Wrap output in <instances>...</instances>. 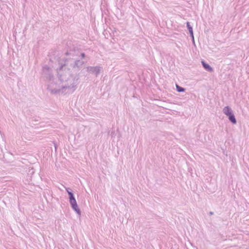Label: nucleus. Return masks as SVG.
<instances>
[{
  "label": "nucleus",
  "instance_id": "f257e3e1",
  "mask_svg": "<svg viewBox=\"0 0 249 249\" xmlns=\"http://www.w3.org/2000/svg\"><path fill=\"white\" fill-rule=\"evenodd\" d=\"M64 61L65 63H61L59 68L57 69L58 78L61 82L65 83L62 86V89H68L73 92L77 89L79 83V73L74 75L71 73L69 69L64 70V68L67 65L68 60L65 59Z\"/></svg>",
  "mask_w": 249,
  "mask_h": 249
},
{
  "label": "nucleus",
  "instance_id": "6ab92c4d",
  "mask_svg": "<svg viewBox=\"0 0 249 249\" xmlns=\"http://www.w3.org/2000/svg\"><path fill=\"white\" fill-rule=\"evenodd\" d=\"M209 214H210V215H213V212H210L209 213Z\"/></svg>",
  "mask_w": 249,
  "mask_h": 249
},
{
  "label": "nucleus",
  "instance_id": "9d476101",
  "mask_svg": "<svg viewBox=\"0 0 249 249\" xmlns=\"http://www.w3.org/2000/svg\"><path fill=\"white\" fill-rule=\"evenodd\" d=\"M68 196L70 204L76 201L73 192H68Z\"/></svg>",
  "mask_w": 249,
  "mask_h": 249
},
{
  "label": "nucleus",
  "instance_id": "7ed1b4c3",
  "mask_svg": "<svg viewBox=\"0 0 249 249\" xmlns=\"http://www.w3.org/2000/svg\"><path fill=\"white\" fill-rule=\"evenodd\" d=\"M85 61L82 60L76 59L74 61L73 63L70 64V66L74 71H78L85 65Z\"/></svg>",
  "mask_w": 249,
  "mask_h": 249
},
{
  "label": "nucleus",
  "instance_id": "4468645a",
  "mask_svg": "<svg viewBox=\"0 0 249 249\" xmlns=\"http://www.w3.org/2000/svg\"><path fill=\"white\" fill-rule=\"evenodd\" d=\"M81 59H83L86 57V54L84 53H81L79 55Z\"/></svg>",
  "mask_w": 249,
  "mask_h": 249
},
{
  "label": "nucleus",
  "instance_id": "f3484780",
  "mask_svg": "<svg viewBox=\"0 0 249 249\" xmlns=\"http://www.w3.org/2000/svg\"><path fill=\"white\" fill-rule=\"evenodd\" d=\"M40 119V118L39 117H36L35 118V120H34V121H38Z\"/></svg>",
  "mask_w": 249,
  "mask_h": 249
},
{
  "label": "nucleus",
  "instance_id": "2eb2a0df",
  "mask_svg": "<svg viewBox=\"0 0 249 249\" xmlns=\"http://www.w3.org/2000/svg\"><path fill=\"white\" fill-rule=\"evenodd\" d=\"M66 190L68 193V192H72V190L70 188H66Z\"/></svg>",
  "mask_w": 249,
  "mask_h": 249
},
{
  "label": "nucleus",
  "instance_id": "f03ea898",
  "mask_svg": "<svg viewBox=\"0 0 249 249\" xmlns=\"http://www.w3.org/2000/svg\"><path fill=\"white\" fill-rule=\"evenodd\" d=\"M42 75L43 77L49 81H51L53 78L52 69L47 65L42 68Z\"/></svg>",
  "mask_w": 249,
  "mask_h": 249
},
{
  "label": "nucleus",
  "instance_id": "a211bd4d",
  "mask_svg": "<svg viewBox=\"0 0 249 249\" xmlns=\"http://www.w3.org/2000/svg\"><path fill=\"white\" fill-rule=\"evenodd\" d=\"M2 160L4 161H6V160L5 159V158H4V155L3 156V158H2Z\"/></svg>",
  "mask_w": 249,
  "mask_h": 249
},
{
  "label": "nucleus",
  "instance_id": "ddd939ff",
  "mask_svg": "<svg viewBox=\"0 0 249 249\" xmlns=\"http://www.w3.org/2000/svg\"><path fill=\"white\" fill-rule=\"evenodd\" d=\"M74 51H70V52H67L66 53H65V54L66 55H73V52Z\"/></svg>",
  "mask_w": 249,
  "mask_h": 249
},
{
  "label": "nucleus",
  "instance_id": "0eeeda50",
  "mask_svg": "<svg viewBox=\"0 0 249 249\" xmlns=\"http://www.w3.org/2000/svg\"><path fill=\"white\" fill-rule=\"evenodd\" d=\"M187 28L189 31L190 36L192 38L193 41H194V33L193 29L192 26L190 25V22L187 21L186 22Z\"/></svg>",
  "mask_w": 249,
  "mask_h": 249
},
{
  "label": "nucleus",
  "instance_id": "dca6fc26",
  "mask_svg": "<svg viewBox=\"0 0 249 249\" xmlns=\"http://www.w3.org/2000/svg\"><path fill=\"white\" fill-rule=\"evenodd\" d=\"M53 143H54V148H55V151L56 152V150H57V146L56 143L55 142H53Z\"/></svg>",
  "mask_w": 249,
  "mask_h": 249
},
{
  "label": "nucleus",
  "instance_id": "f8f14e48",
  "mask_svg": "<svg viewBox=\"0 0 249 249\" xmlns=\"http://www.w3.org/2000/svg\"><path fill=\"white\" fill-rule=\"evenodd\" d=\"M61 90H62V89H52L51 90V93L53 94H58L61 92Z\"/></svg>",
  "mask_w": 249,
  "mask_h": 249
},
{
  "label": "nucleus",
  "instance_id": "6e6552de",
  "mask_svg": "<svg viewBox=\"0 0 249 249\" xmlns=\"http://www.w3.org/2000/svg\"><path fill=\"white\" fill-rule=\"evenodd\" d=\"M228 117V119L229 120V121L233 124H235L237 123V121H236V119L235 118V117L234 116V114L233 113H232L231 114L227 116Z\"/></svg>",
  "mask_w": 249,
  "mask_h": 249
},
{
  "label": "nucleus",
  "instance_id": "9b49d317",
  "mask_svg": "<svg viewBox=\"0 0 249 249\" xmlns=\"http://www.w3.org/2000/svg\"><path fill=\"white\" fill-rule=\"evenodd\" d=\"M176 90L178 92H183L185 91V89L176 84Z\"/></svg>",
  "mask_w": 249,
  "mask_h": 249
},
{
  "label": "nucleus",
  "instance_id": "20e7f679",
  "mask_svg": "<svg viewBox=\"0 0 249 249\" xmlns=\"http://www.w3.org/2000/svg\"><path fill=\"white\" fill-rule=\"evenodd\" d=\"M102 69V68L100 66H95V67H92V66H88L87 67V71L88 72L94 74L96 77H97Z\"/></svg>",
  "mask_w": 249,
  "mask_h": 249
},
{
  "label": "nucleus",
  "instance_id": "1a4fd4ad",
  "mask_svg": "<svg viewBox=\"0 0 249 249\" xmlns=\"http://www.w3.org/2000/svg\"><path fill=\"white\" fill-rule=\"evenodd\" d=\"M223 112L226 115L228 116L233 113V111L230 107L226 106L223 109Z\"/></svg>",
  "mask_w": 249,
  "mask_h": 249
},
{
  "label": "nucleus",
  "instance_id": "423d86ee",
  "mask_svg": "<svg viewBox=\"0 0 249 249\" xmlns=\"http://www.w3.org/2000/svg\"><path fill=\"white\" fill-rule=\"evenodd\" d=\"M201 64L203 67V68L207 71L209 72L213 71V68L207 63H206L204 60H202Z\"/></svg>",
  "mask_w": 249,
  "mask_h": 249
},
{
  "label": "nucleus",
  "instance_id": "39448f33",
  "mask_svg": "<svg viewBox=\"0 0 249 249\" xmlns=\"http://www.w3.org/2000/svg\"><path fill=\"white\" fill-rule=\"evenodd\" d=\"M70 205L71 206V208L72 210L78 215H81V211L80 209H79L78 204L77 203V202H74L70 203Z\"/></svg>",
  "mask_w": 249,
  "mask_h": 249
}]
</instances>
